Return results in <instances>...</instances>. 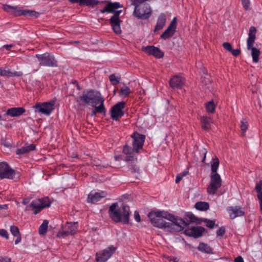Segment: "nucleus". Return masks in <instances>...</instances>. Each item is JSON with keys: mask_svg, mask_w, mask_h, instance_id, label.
<instances>
[{"mask_svg": "<svg viewBox=\"0 0 262 262\" xmlns=\"http://www.w3.org/2000/svg\"><path fill=\"white\" fill-rule=\"evenodd\" d=\"M177 27L176 18L174 17L171 21L170 25L164 32L161 34V37L163 39H166L171 37L176 32Z\"/></svg>", "mask_w": 262, "mask_h": 262, "instance_id": "f3484780", "label": "nucleus"}, {"mask_svg": "<svg viewBox=\"0 0 262 262\" xmlns=\"http://www.w3.org/2000/svg\"><path fill=\"white\" fill-rule=\"evenodd\" d=\"M130 92L129 88L128 86H125L120 89L119 94L121 96H128Z\"/></svg>", "mask_w": 262, "mask_h": 262, "instance_id": "79ce46f5", "label": "nucleus"}, {"mask_svg": "<svg viewBox=\"0 0 262 262\" xmlns=\"http://www.w3.org/2000/svg\"><path fill=\"white\" fill-rule=\"evenodd\" d=\"M134 152H135L134 147H131L129 146L125 145L123 149V152L126 155H132Z\"/></svg>", "mask_w": 262, "mask_h": 262, "instance_id": "a19ab883", "label": "nucleus"}, {"mask_svg": "<svg viewBox=\"0 0 262 262\" xmlns=\"http://www.w3.org/2000/svg\"><path fill=\"white\" fill-rule=\"evenodd\" d=\"M223 46L224 48L227 50L228 51L230 52L232 51V46L231 45L229 42H224L223 44Z\"/></svg>", "mask_w": 262, "mask_h": 262, "instance_id": "6e6d98bb", "label": "nucleus"}, {"mask_svg": "<svg viewBox=\"0 0 262 262\" xmlns=\"http://www.w3.org/2000/svg\"><path fill=\"white\" fill-rule=\"evenodd\" d=\"M109 79L112 84L113 85H116L119 83V80L118 79L114 74H112L110 76Z\"/></svg>", "mask_w": 262, "mask_h": 262, "instance_id": "de8ad7c7", "label": "nucleus"}, {"mask_svg": "<svg viewBox=\"0 0 262 262\" xmlns=\"http://www.w3.org/2000/svg\"><path fill=\"white\" fill-rule=\"evenodd\" d=\"M10 258L0 256V262H10Z\"/></svg>", "mask_w": 262, "mask_h": 262, "instance_id": "bf43d9fd", "label": "nucleus"}, {"mask_svg": "<svg viewBox=\"0 0 262 262\" xmlns=\"http://www.w3.org/2000/svg\"><path fill=\"white\" fill-rule=\"evenodd\" d=\"M25 112L23 107H12L7 111V114L11 117H18Z\"/></svg>", "mask_w": 262, "mask_h": 262, "instance_id": "412c9836", "label": "nucleus"}, {"mask_svg": "<svg viewBox=\"0 0 262 262\" xmlns=\"http://www.w3.org/2000/svg\"><path fill=\"white\" fill-rule=\"evenodd\" d=\"M184 79L179 75H174L169 80V85L173 89H181L184 84Z\"/></svg>", "mask_w": 262, "mask_h": 262, "instance_id": "6ab92c4d", "label": "nucleus"}, {"mask_svg": "<svg viewBox=\"0 0 262 262\" xmlns=\"http://www.w3.org/2000/svg\"><path fill=\"white\" fill-rule=\"evenodd\" d=\"M135 219L136 221L138 222H140L141 221L140 214L138 211H136L135 212Z\"/></svg>", "mask_w": 262, "mask_h": 262, "instance_id": "13d9d810", "label": "nucleus"}, {"mask_svg": "<svg viewBox=\"0 0 262 262\" xmlns=\"http://www.w3.org/2000/svg\"><path fill=\"white\" fill-rule=\"evenodd\" d=\"M107 5L103 9L100 10V12L104 13H113L116 9L122 7V6L118 2L112 3L110 1H106Z\"/></svg>", "mask_w": 262, "mask_h": 262, "instance_id": "aec40b11", "label": "nucleus"}, {"mask_svg": "<svg viewBox=\"0 0 262 262\" xmlns=\"http://www.w3.org/2000/svg\"><path fill=\"white\" fill-rule=\"evenodd\" d=\"M186 215L187 217L186 221L182 219L176 217L173 215L168 213L167 220L170 221L168 222L169 228L175 231H180L191 223H195L196 225L201 224L200 219L196 217L192 213L188 212Z\"/></svg>", "mask_w": 262, "mask_h": 262, "instance_id": "f03ea898", "label": "nucleus"}, {"mask_svg": "<svg viewBox=\"0 0 262 262\" xmlns=\"http://www.w3.org/2000/svg\"><path fill=\"white\" fill-rule=\"evenodd\" d=\"M201 81L205 85L209 84L211 82L210 80V76L206 74L204 76H202Z\"/></svg>", "mask_w": 262, "mask_h": 262, "instance_id": "c03bdc74", "label": "nucleus"}, {"mask_svg": "<svg viewBox=\"0 0 262 262\" xmlns=\"http://www.w3.org/2000/svg\"><path fill=\"white\" fill-rule=\"evenodd\" d=\"M182 178L183 177H182L181 173L178 174L176 177V183H178L182 179Z\"/></svg>", "mask_w": 262, "mask_h": 262, "instance_id": "052dcab7", "label": "nucleus"}, {"mask_svg": "<svg viewBox=\"0 0 262 262\" xmlns=\"http://www.w3.org/2000/svg\"><path fill=\"white\" fill-rule=\"evenodd\" d=\"M195 208L200 211H206L209 208V203L205 202H198L195 204Z\"/></svg>", "mask_w": 262, "mask_h": 262, "instance_id": "72a5a7b5", "label": "nucleus"}, {"mask_svg": "<svg viewBox=\"0 0 262 262\" xmlns=\"http://www.w3.org/2000/svg\"><path fill=\"white\" fill-rule=\"evenodd\" d=\"M206 110L208 113H212L215 110V105L213 101L208 102L206 105Z\"/></svg>", "mask_w": 262, "mask_h": 262, "instance_id": "ea45409f", "label": "nucleus"}, {"mask_svg": "<svg viewBox=\"0 0 262 262\" xmlns=\"http://www.w3.org/2000/svg\"><path fill=\"white\" fill-rule=\"evenodd\" d=\"M124 160L126 162H135L137 161L136 159H135L134 157V156H132V155H129V156H126L125 157Z\"/></svg>", "mask_w": 262, "mask_h": 262, "instance_id": "8fccbe9b", "label": "nucleus"}, {"mask_svg": "<svg viewBox=\"0 0 262 262\" xmlns=\"http://www.w3.org/2000/svg\"><path fill=\"white\" fill-rule=\"evenodd\" d=\"M105 196V193L96 192L94 194L90 193L88 197V202L92 203H95L99 201L101 198Z\"/></svg>", "mask_w": 262, "mask_h": 262, "instance_id": "5701e85b", "label": "nucleus"}, {"mask_svg": "<svg viewBox=\"0 0 262 262\" xmlns=\"http://www.w3.org/2000/svg\"><path fill=\"white\" fill-rule=\"evenodd\" d=\"M100 104L99 106H94L93 107H95V110H94L92 112V115H95L96 113H105L106 112V109L105 108V106L104 105V102H102L101 103H99Z\"/></svg>", "mask_w": 262, "mask_h": 262, "instance_id": "473e14b6", "label": "nucleus"}, {"mask_svg": "<svg viewBox=\"0 0 262 262\" xmlns=\"http://www.w3.org/2000/svg\"><path fill=\"white\" fill-rule=\"evenodd\" d=\"M10 232L11 234L14 236L20 234L18 228L15 226H11L10 227Z\"/></svg>", "mask_w": 262, "mask_h": 262, "instance_id": "a18cd8bd", "label": "nucleus"}, {"mask_svg": "<svg viewBox=\"0 0 262 262\" xmlns=\"http://www.w3.org/2000/svg\"><path fill=\"white\" fill-rule=\"evenodd\" d=\"M12 45H6L4 46V48H5L7 50H9L12 47Z\"/></svg>", "mask_w": 262, "mask_h": 262, "instance_id": "69168bd1", "label": "nucleus"}, {"mask_svg": "<svg viewBox=\"0 0 262 262\" xmlns=\"http://www.w3.org/2000/svg\"><path fill=\"white\" fill-rule=\"evenodd\" d=\"M211 122V119L210 117L203 116L201 120L202 127L204 130H208Z\"/></svg>", "mask_w": 262, "mask_h": 262, "instance_id": "7c9ffc66", "label": "nucleus"}, {"mask_svg": "<svg viewBox=\"0 0 262 262\" xmlns=\"http://www.w3.org/2000/svg\"><path fill=\"white\" fill-rule=\"evenodd\" d=\"M72 4L78 3L80 6L89 7L88 0H69Z\"/></svg>", "mask_w": 262, "mask_h": 262, "instance_id": "4c0bfd02", "label": "nucleus"}, {"mask_svg": "<svg viewBox=\"0 0 262 262\" xmlns=\"http://www.w3.org/2000/svg\"><path fill=\"white\" fill-rule=\"evenodd\" d=\"M132 137L133 139V147L135 149V152L138 153L139 149L142 148L145 140V136L138 133H135L132 135Z\"/></svg>", "mask_w": 262, "mask_h": 262, "instance_id": "4468645a", "label": "nucleus"}, {"mask_svg": "<svg viewBox=\"0 0 262 262\" xmlns=\"http://www.w3.org/2000/svg\"><path fill=\"white\" fill-rule=\"evenodd\" d=\"M43 208L49 207L51 205V201L49 198H45L40 200Z\"/></svg>", "mask_w": 262, "mask_h": 262, "instance_id": "49530a36", "label": "nucleus"}, {"mask_svg": "<svg viewBox=\"0 0 262 262\" xmlns=\"http://www.w3.org/2000/svg\"><path fill=\"white\" fill-rule=\"evenodd\" d=\"M220 164L218 158L215 156L212 159V163L211 165V174L210 176V185L207 188V192L209 194H214L217 190L221 187L222 179L217 173V170Z\"/></svg>", "mask_w": 262, "mask_h": 262, "instance_id": "7ed1b4c3", "label": "nucleus"}, {"mask_svg": "<svg viewBox=\"0 0 262 262\" xmlns=\"http://www.w3.org/2000/svg\"><path fill=\"white\" fill-rule=\"evenodd\" d=\"M49 221L48 220H44L42 224L39 226V233L40 235H44L46 233L48 227Z\"/></svg>", "mask_w": 262, "mask_h": 262, "instance_id": "c9c22d12", "label": "nucleus"}, {"mask_svg": "<svg viewBox=\"0 0 262 262\" xmlns=\"http://www.w3.org/2000/svg\"><path fill=\"white\" fill-rule=\"evenodd\" d=\"M240 128L242 131V134L243 136L245 135V132L248 128V124L247 121L245 120H243L241 121Z\"/></svg>", "mask_w": 262, "mask_h": 262, "instance_id": "58836bf2", "label": "nucleus"}, {"mask_svg": "<svg viewBox=\"0 0 262 262\" xmlns=\"http://www.w3.org/2000/svg\"><path fill=\"white\" fill-rule=\"evenodd\" d=\"M255 190L257 193V198L259 202L260 210L262 212V180L257 183Z\"/></svg>", "mask_w": 262, "mask_h": 262, "instance_id": "c756f323", "label": "nucleus"}, {"mask_svg": "<svg viewBox=\"0 0 262 262\" xmlns=\"http://www.w3.org/2000/svg\"><path fill=\"white\" fill-rule=\"evenodd\" d=\"M15 175V171L6 162L0 163V178L13 179Z\"/></svg>", "mask_w": 262, "mask_h": 262, "instance_id": "9b49d317", "label": "nucleus"}, {"mask_svg": "<svg viewBox=\"0 0 262 262\" xmlns=\"http://www.w3.org/2000/svg\"><path fill=\"white\" fill-rule=\"evenodd\" d=\"M40 66L46 67H57V62L54 57L49 53H46L42 55L36 54Z\"/></svg>", "mask_w": 262, "mask_h": 262, "instance_id": "6e6552de", "label": "nucleus"}, {"mask_svg": "<svg viewBox=\"0 0 262 262\" xmlns=\"http://www.w3.org/2000/svg\"><path fill=\"white\" fill-rule=\"evenodd\" d=\"M228 210L229 212L230 219L232 220L245 215V211L243 208L239 206L229 207Z\"/></svg>", "mask_w": 262, "mask_h": 262, "instance_id": "a211bd4d", "label": "nucleus"}, {"mask_svg": "<svg viewBox=\"0 0 262 262\" xmlns=\"http://www.w3.org/2000/svg\"><path fill=\"white\" fill-rule=\"evenodd\" d=\"M242 5L246 10L250 9V3L249 0H242Z\"/></svg>", "mask_w": 262, "mask_h": 262, "instance_id": "09e8293b", "label": "nucleus"}, {"mask_svg": "<svg viewBox=\"0 0 262 262\" xmlns=\"http://www.w3.org/2000/svg\"><path fill=\"white\" fill-rule=\"evenodd\" d=\"M35 145L32 144L28 145H26V146L22 147L19 149H17L16 150L17 155H22L25 153L29 152V151L35 150Z\"/></svg>", "mask_w": 262, "mask_h": 262, "instance_id": "cd10ccee", "label": "nucleus"}, {"mask_svg": "<svg viewBox=\"0 0 262 262\" xmlns=\"http://www.w3.org/2000/svg\"><path fill=\"white\" fill-rule=\"evenodd\" d=\"M0 235L5 237L6 239L9 238V234L8 232L5 229H0Z\"/></svg>", "mask_w": 262, "mask_h": 262, "instance_id": "5fc2aeb1", "label": "nucleus"}, {"mask_svg": "<svg viewBox=\"0 0 262 262\" xmlns=\"http://www.w3.org/2000/svg\"><path fill=\"white\" fill-rule=\"evenodd\" d=\"M15 237H16V239L15 241V244H17L21 241V235H18L17 236H16Z\"/></svg>", "mask_w": 262, "mask_h": 262, "instance_id": "e2e57ef3", "label": "nucleus"}, {"mask_svg": "<svg viewBox=\"0 0 262 262\" xmlns=\"http://www.w3.org/2000/svg\"><path fill=\"white\" fill-rule=\"evenodd\" d=\"M205 230V229L201 226L192 227L186 229L184 233L187 236L198 238L202 235Z\"/></svg>", "mask_w": 262, "mask_h": 262, "instance_id": "dca6fc26", "label": "nucleus"}, {"mask_svg": "<svg viewBox=\"0 0 262 262\" xmlns=\"http://www.w3.org/2000/svg\"><path fill=\"white\" fill-rule=\"evenodd\" d=\"M3 9L5 11L10 13L14 15H17V11L19 9V7L16 6H11L8 5H5L3 6Z\"/></svg>", "mask_w": 262, "mask_h": 262, "instance_id": "f704fd0d", "label": "nucleus"}, {"mask_svg": "<svg viewBox=\"0 0 262 262\" xmlns=\"http://www.w3.org/2000/svg\"><path fill=\"white\" fill-rule=\"evenodd\" d=\"M256 29L255 27L252 26L250 28L248 38L247 39V49L251 50V55L254 62H257L259 60L260 51L258 49L253 47L256 39Z\"/></svg>", "mask_w": 262, "mask_h": 262, "instance_id": "423d86ee", "label": "nucleus"}, {"mask_svg": "<svg viewBox=\"0 0 262 262\" xmlns=\"http://www.w3.org/2000/svg\"><path fill=\"white\" fill-rule=\"evenodd\" d=\"M54 101L37 103L33 106V108L36 113H40L45 115L49 116L54 110Z\"/></svg>", "mask_w": 262, "mask_h": 262, "instance_id": "0eeeda50", "label": "nucleus"}, {"mask_svg": "<svg viewBox=\"0 0 262 262\" xmlns=\"http://www.w3.org/2000/svg\"><path fill=\"white\" fill-rule=\"evenodd\" d=\"M8 208V205L6 204L0 205V210L7 209Z\"/></svg>", "mask_w": 262, "mask_h": 262, "instance_id": "338daca9", "label": "nucleus"}, {"mask_svg": "<svg viewBox=\"0 0 262 262\" xmlns=\"http://www.w3.org/2000/svg\"><path fill=\"white\" fill-rule=\"evenodd\" d=\"M30 206L35 209L34 212L35 214H37L43 208L41 205L40 199L32 201L30 204Z\"/></svg>", "mask_w": 262, "mask_h": 262, "instance_id": "c85d7f7f", "label": "nucleus"}, {"mask_svg": "<svg viewBox=\"0 0 262 262\" xmlns=\"http://www.w3.org/2000/svg\"><path fill=\"white\" fill-rule=\"evenodd\" d=\"M125 102H119L115 104L111 109V117L113 120H118L124 115L123 108L125 107Z\"/></svg>", "mask_w": 262, "mask_h": 262, "instance_id": "1a4fd4ad", "label": "nucleus"}, {"mask_svg": "<svg viewBox=\"0 0 262 262\" xmlns=\"http://www.w3.org/2000/svg\"><path fill=\"white\" fill-rule=\"evenodd\" d=\"M23 73L20 71H12L10 70H2L0 69V75L10 77H19L23 75Z\"/></svg>", "mask_w": 262, "mask_h": 262, "instance_id": "b1692460", "label": "nucleus"}, {"mask_svg": "<svg viewBox=\"0 0 262 262\" xmlns=\"http://www.w3.org/2000/svg\"><path fill=\"white\" fill-rule=\"evenodd\" d=\"M226 230L224 227H221L216 231V234L217 236H222L225 233Z\"/></svg>", "mask_w": 262, "mask_h": 262, "instance_id": "3c124183", "label": "nucleus"}, {"mask_svg": "<svg viewBox=\"0 0 262 262\" xmlns=\"http://www.w3.org/2000/svg\"><path fill=\"white\" fill-rule=\"evenodd\" d=\"M166 23V17L164 14H161L158 17L157 25L155 28L154 31L162 29L165 26Z\"/></svg>", "mask_w": 262, "mask_h": 262, "instance_id": "a878e982", "label": "nucleus"}, {"mask_svg": "<svg viewBox=\"0 0 262 262\" xmlns=\"http://www.w3.org/2000/svg\"><path fill=\"white\" fill-rule=\"evenodd\" d=\"M151 13V10L149 5L147 4H144L141 6H138L137 11H134V15L138 18L145 19L149 17Z\"/></svg>", "mask_w": 262, "mask_h": 262, "instance_id": "9d476101", "label": "nucleus"}, {"mask_svg": "<svg viewBox=\"0 0 262 262\" xmlns=\"http://www.w3.org/2000/svg\"><path fill=\"white\" fill-rule=\"evenodd\" d=\"M137 161L135 162L129 163L128 164V167L131 170L132 173H139L140 169L138 166L136 165Z\"/></svg>", "mask_w": 262, "mask_h": 262, "instance_id": "e433bc0d", "label": "nucleus"}, {"mask_svg": "<svg viewBox=\"0 0 262 262\" xmlns=\"http://www.w3.org/2000/svg\"><path fill=\"white\" fill-rule=\"evenodd\" d=\"M75 88L78 91L81 90L77 81L76 80H72L71 81L69 82L68 86H67V89L68 91V92L69 95L73 96L74 95Z\"/></svg>", "mask_w": 262, "mask_h": 262, "instance_id": "4be33fe9", "label": "nucleus"}, {"mask_svg": "<svg viewBox=\"0 0 262 262\" xmlns=\"http://www.w3.org/2000/svg\"><path fill=\"white\" fill-rule=\"evenodd\" d=\"M142 50L150 55H153L157 58H161L163 57L164 53L158 48L153 46L142 47Z\"/></svg>", "mask_w": 262, "mask_h": 262, "instance_id": "2eb2a0df", "label": "nucleus"}, {"mask_svg": "<svg viewBox=\"0 0 262 262\" xmlns=\"http://www.w3.org/2000/svg\"><path fill=\"white\" fill-rule=\"evenodd\" d=\"M231 52L232 54L234 56H238L241 53V50L239 49H235L233 50L232 49V51H230Z\"/></svg>", "mask_w": 262, "mask_h": 262, "instance_id": "4d7b16f0", "label": "nucleus"}, {"mask_svg": "<svg viewBox=\"0 0 262 262\" xmlns=\"http://www.w3.org/2000/svg\"><path fill=\"white\" fill-rule=\"evenodd\" d=\"M2 143L6 147H10L11 146V144L9 142H7L6 141H2Z\"/></svg>", "mask_w": 262, "mask_h": 262, "instance_id": "0e129e2a", "label": "nucleus"}, {"mask_svg": "<svg viewBox=\"0 0 262 262\" xmlns=\"http://www.w3.org/2000/svg\"><path fill=\"white\" fill-rule=\"evenodd\" d=\"M198 249L204 253L207 254H212V250L210 247L207 244L204 243H201L198 247Z\"/></svg>", "mask_w": 262, "mask_h": 262, "instance_id": "2f4dec72", "label": "nucleus"}, {"mask_svg": "<svg viewBox=\"0 0 262 262\" xmlns=\"http://www.w3.org/2000/svg\"><path fill=\"white\" fill-rule=\"evenodd\" d=\"M121 11V10H115V12H113L114 15L109 19L113 31L117 34H121V33L120 28V23L121 21L119 18V15Z\"/></svg>", "mask_w": 262, "mask_h": 262, "instance_id": "f8f14e48", "label": "nucleus"}, {"mask_svg": "<svg viewBox=\"0 0 262 262\" xmlns=\"http://www.w3.org/2000/svg\"><path fill=\"white\" fill-rule=\"evenodd\" d=\"M80 99L85 104L91 103L92 106L104 101V99L101 96V94L93 90L83 91L82 95L80 97Z\"/></svg>", "mask_w": 262, "mask_h": 262, "instance_id": "39448f33", "label": "nucleus"}, {"mask_svg": "<svg viewBox=\"0 0 262 262\" xmlns=\"http://www.w3.org/2000/svg\"><path fill=\"white\" fill-rule=\"evenodd\" d=\"M89 7L93 8L95 6L98 4L100 3L99 0H88Z\"/></svg>", "mask_w": 262, "mask_h": 262, "instance_id": "864d4df0", "label": "nucleus"}, {"mask_svg": "<svg viewBox=\"0 0 262 262\" xmlns=\"http://www.w3.org/2000/svg\"><path fill=\"white\" fill-rule=\"evenodd\" d=\"M117 247L111 246L104 249L102 253L96 254V260L97 262H105L115 252Z\"/></svg>", "mask_w": 262, "mask_h": 262, "instance_id": "ddd939ff", "label": "nucleus"}, {"mask_svg": "<svg viewBox=\"0 0 262 262\" xmlns=\"http://www.w3.org/2000/svg\"><path fill=\"white\" fill-rule=\"evenodd\" d=\"M9 115L7 114V112L1 115L0 114V124H2L3 122L8 121V116Z\"/></svg>", "mask_w": 262, "mask_h": 262, "instance_id": "603ef678", "label": "nucleus"}, {"mask_svg": "<svg viewBox=\"0 0 262 262\" xmlns=\"http://www.w3.org/2000/svg\"><path fill=\"white\" fill-rule=\"evenodd\" d=\"M17 15H24V16H34L35 18L37 17L39 15V14L35 12V11L32 10H21L19 8L17 11Z\"/></svg>", "mask_w": 262, "mask_h": 262, "instance_id": "bb28decb", "label": "nucleus"}, {"mask_svg": "<svg viewBox=\"0 0 262 262\" xmlns=\"http://www.w3.org/2000/svg\"><path fill=\"white\" fill-rule=\"evenodd\" d=\"M78 226V222H67V235H73L76 232Z\"/></svg>", "mask_w": 262, "mask_h": 262, "instance_id": "393cba45", "label": "nucleus"}, {"mask_svg": "<svg viewBox=\"0 0 262 262\" xmlns=\"http://www.w3.org/2000/svg\"><path fill=\"white\" fill-rule=\"evenodd\" d=\"M234 262H244V259L241 256H238L234 259Z\"/></svg>", "mask_w": 262, "mask_h": 262, "instance_id": "680f3d73", "label": "nucleus"}, {"mask_svg": "<svg viewBox=\"0 0 262 262\" xmlns=\"http://www.w3.org/2000/svg\"><path fill=\"white\" fill-rule=\"evenodd\" d=\"M202 222H205L206 224V226L208 228L212 229L215 225V222L213 221L210 220L209 219H200Z\"/></svg>", "mask_w": 262, "mask_h": 262, "instance_id": "37998d69", "label": "nucleus"}, {"mask_svg": "<svg viewBox=\"0 0 262 262\" xmlns=\"http://www.w3.org/2000/svg\"><path fill=\"white\" fill-rule=\"evenodd\" d=\"M168 213L165 211H151L148 214L151 224L159 228H166L169 227V224L164 219H167Z\"/></svg>", "mask_w": 262, "mask_h": 262, "instance_id": "20e7f679", "label": "nucleus"}, {"mask_svg": "<svg viewBox=\"0 0 262 262\" xmlns=\"http://www.w3.org/2000/svg\"><path fill=\"white\" fill-rule=\"evenodd\" d=\"M207 152V151L206 150V149H204V152H203V154H204V158H203V160H202V161L203 162H204V161H205V159H206V156Z\"/></svg>", "mask_w": 262, "mask_h": 262, "instance_id": "774afa93", "label": "nucleus"}, {"mask_svg": "<svg viewBox=\"0 0 262 262\" xmlns=\"http://www.w3.org/2000/svg\"><path fill=\"white\" fill-rule=\"evenodd\" d=\"M108 212L110 217L115 223L128 224L130 211L128 205L122 204L119 208L118 203H114L110 206Z\"/></svg>", "mask_w": 262, "mask_h": 262, "instance_id": "f257e3e1", "label": "nucleus"}]
</instances>
